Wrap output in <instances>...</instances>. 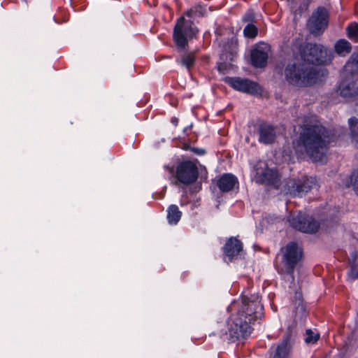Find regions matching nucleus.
<instances>
[{"mask_svg": "<svg viewBox=\"0 0 358 358\" xmlns=\"http://www.w3.org/2000/svg\"><path fill=\"white\" fill-rule=\"evenodd\" d=\"M56 21H57V23H59V24H61V23H62V22H63L59 21V20H58V21H57V20H56Z\"/></svg>", "mask_w": 358, "mask_h": 358, "instance_id": "obj_35", "label": "nucleus"}, {"mask_svg": "<svg viewBox=\"0 0 358 358\" xmlns=\"http://www.w3.org/2000/svg\"><path fill=\"white\" fill-rule=\"evenodd\" d=\"M318 76L316 69L306 63L288 64L285 69L286 80L290 85L299 87L315 84Z\"/></svg>", "mask_w": 358, "mask_h": 358, "instance_id": "obj_2", "label": "nucleus"}, {"mask_svg": "<svg viewBox=\"0 0 358 358\" xmlns=\"http://www.w3.org/2000/svg\"><path fill=\"white\" fill-rule=\"evenodd\" d=\"M236 184H238L237 178L234 176L229 173L221 176L217 181V186L223 192L232 190Z\"/></svg>", "mask_w": 358, "mask_h": 358, "instance_id": "obj_19", "label": "nucleus"}, {"mask_svg": "<svg viewBox=\"0 0 358 358\" xmlns=\"http://www.w3.org/2000/svg\"><path fill=\"white\" fill-rule=\"evenodd\" d=\"M332 141L330 132L320 123H306L301 127L294 146L296 151H304L315 162L321 161L323 150Z\"/></svg>", "mask_w": 358, "mask_h": 358, "instance_id": "obj_1", "label": "nucleus"}, {"mask_svg": "<svg viewBox=\"0 0 358 358\" xmlns=\"http://www.w3.org/2000/svg\"><path fill=\"white\" fill-rule=\"evenodd\" d=\"M263 306L258 301H250L248 299H243V306L237 313L243 315V317L248 320L249 323H253L260 319L263 314Z\"/></svg>", "mask_w": 358, "mask_h": 358, "instance_id": "obj_12", "label": "nucleus"}, {"mask_svg": "<svg viewBox=\"0 0 358 358\" xmlns=\"http://www.w3.org/2000/svg\"><path fill=\"white\" fill-rule=\"evenodd\" d=\"M304 59L314 64H325L331 61L330 50L322 45L308 43L306 46Z\"/></svg>", "mask_w": 358, "mask_h": 358, "instance_id": "obj_8", "label": "nucleus"}, {"mask_svg": "<svg viewBox=\"0 0 358 358\" xmlns=\"http://www.w3.org/2000/svg\"><path fill=\"white\" fill-rule=\"evenodd\" d=\"M306 338H305V341L307 343H315L320 338L319 334L313 333L311 329H307L306 331Z\"/></svg>", "mask_w": 358, "mask_h": 358, "instance_id": "obj_27", "label": "nucleus"}, {"mask_svg": "<svg viewBox=\"0 0 358 358\" xmlns=\"http://www.w3.org/2000/svg\"><path fill=\"white\" fill-rule=\"evenodd\" d=\"M193 14H194V10L192 9L187 10L185 13V15L189 17H192Z\"/></svg>", "mask_w": 358, "mask_h": 358, "instance_id": "obj_32", "label": "nucleus"}, {"mask_svg": "<svg viewBox=\"0 0 358 358\" xmlns=\"http://www.w3.org/2000/svg\"><path fill=\"white\" fill-rule=\"evenodd\" d=\"M238 43L236 37H232L224 43L222 49V59L234 61L238 55Z\"/></svg>", "mask_w": 358, "mask_h": 358, "instance_id": "obj_17", "label": "nucleus"}, {"mask_svg": "<svg viewBox=\"0 0 358 358\" xmlns=\"http://www.w3.org/2000/svg\"><path fill=\"white\" fill-rule=\"evenodd\" d=\"M199 29L194 26L193 21L186 20L184 16L177 20L173 29V39L179 50H185L188 47V38H192L198 34Z\"/></svg>", "mask_w": 358, "mask_h": 358, "instance_id": "obj_5", "label": "nucleus"}, {"mask_svg": "<svg viewBox=\"0 0 358 358\" xmlns=\"http://www.w3.org/2000/svg\"><path fill=\"white\" fill-rule=\"evenodd\" d=\"M196 58V51L183 52L176 62L189 71L195 64Z\"/></svg>", "mask_w": 358, "mask_h": 358, "instance_id": "obj_20", "label": "nucleus"}, {"mask_svg": "<svg viewBox=\"0 0 358 358\" xmlns=\"http://www.w3.org/2000/svg\"><path fill=\"white\" fill-rule=\"evenodd\" d=\"M171 122L176 127L178 126V122H179V120L178 117H172L171 119Z\"/></svg>", "mask_w": 358, "mask_h": 358, "instance_id": "obj_31", "label": "nucleus"}, {"mask_svg": "<svg viewBox=\"0 0 358 358\" xmlns=\"http://www.w3.org/2000/svg\"><path fill=\"white\" fill-rule=\"evenodd\" d=\"M357 143H358V140H357Z\"/></svg>", "mask_w": 358, "mask_h": 358, "instance_id": "obj_37", "label": "nucleus"}, {"mask_svg": "<svg viewBox=\"0 0 358 358\" xmlns=\"http://www.w3.org/2000/svg\"><path fill=\"white\" fill-rule=\"evenodd\" d=\"M348 38L355 43H358V23H350L346 28Z\"/></svg>", "mask_w": 358, "mask_h": 358, "instance_id": "obj_25", "label": "nucleus"}, {"mask_svg": "<svg viewBox=\"0 0 358 358\" xmlns=\"http://www.w3.org/2000/svg\"><path fill=\"white\" fill-rule=\"evenodd\" d=\"M302 259V248L297 243L289 242L280 249L275 266L279 273L293 275L295 268Z\"/></svg>", "mask_w": 358, "mask_h": 358, "instance_id": "obj_3", "label": "nucleus"}, {"mask_svg": "<svg viewBox=\"0 0 358 358\" xmlns=\"http://www.w3.org/2000/svg\"><path fill=\"white\" fill-rule=\"evenodd\" d=\"M248 320L243 317V315H238L232 320L229 329V335L231 342L248 338L253 331V328Z\"/></svg>", "mask_w": 358, "mask_h": 358, "instance_id": "obj_9", "label": "nucleus"}, {"mask_svg": "<svg viewBox=\"0 0 358 358\" xmlns=\"http://www.w3.org/2000/svg\"><path fill=\"white\" fill-rule=\"evenodd\" d=\"M345 69L351 76L340 83L338 93L345 98L354 96L358 94V53L352 54Z\"/></svg>", "mask_w": 358, "mask_h": 358, "instance_id": "obj_4", "label": "nucleus"}, {"mask_svg": "<svg viewBox=\"0 0 358 358\" xmlns=\"http://www.w3.org/2000/svg\"><path fill=\"white\" fill-rule=\"evenodd\" d=\"M348 122L352 135L357 136L358 134V119L355 117H350Z\"/></svg>", "mask_w": 358, "mask_h": 358, "instance_id": "obj_28", "label": "nucleus"}, {"mask_svg": "<svg viewBox=\"0 0 358 358\" xmlns=\"http://www.w3.org/2000/svg\"><path fill=\"white\" fill-rule=\"evenodd\" d=\"M315 185V178L306 176L290 180L287 184L289 193L294 196H301L302 194L308 192Z\"/></svg>", "mask_w": 358, "mask_h": 358, "instance_id": "obj_13", "label": "nucleus"}, {"mask_svg": "<svg viewBox=\"0 0 358 358\" xmlns=\"http://www.w3.org/2000/svg\"><path fill=\"white\" fill-rule=\"evenodd\" d=\"M243 250V244L236 238H230L224 247V253L231 261Z\"/></svg>", "mask_w": 358, "mask_h": 358, "instance_id": "obj_18", "label": "nucleus"}, {"mask_svg": "<svg viewBox=\"0 0 358 358\" xmlns=\"http://www.w3.org/2000/svg\"><path fill=\"white\" fill-rule=\"evenodd\" d=\"M269 46L266 44L258 45L251 51V63L256 68L266 66L268 57Z\"/></svg>", "mask_w": 358, "mask_h": 358, "instance_id": "obj_16", "label": "nucleus"}, {"mask_svg": "<svg viewBox=\"0 0 358 358\" xmlns=\"http://www.w3.org/2000/svg\"><path fill=\"white\" fill-rule=\"evenodd\" d=\"M228 83L233 88L241 92L255 94L261 91V87L257 83L248 79L229 78Z\"/></svg>", "mask_w": 358, "mask_h": 358, "instance_id": "obj_15", "label": "nucleus"}, {"mask_svg": "<svg viewBox=\"0 0 358 358\" xmlns=\"http://www.w3.org/2000/svg\"><path fill=\"white\" fill-rule=\"evenodd\" d=\"M245 37L248 38H255L258 34V29L253 24H248L243 29Z\"/></svg>", "mask_w": 358, "mask_h": 358, "instance_id": "obj_26", "label": "nucleus"}, {"mask_svg": "<svg viewBox=\"0 0 358 358\" xmlns=\"http://www.w3.org/2000/svg\"><path fill=\"white\" fill-rule=\"evenodd\" d=\"M290 225L303 233L313 234L317 231L320 224L313 217L301 213L292 215L289 218Z\"/></svg>", "mask_w": 358, "mask_h": 358, "instance_id": "obj_11", "label": "nucleus"}, {"mask_svg": "<svg viewBox=\"0 0 358 358\" xmlns=\"http://www.w3.org/2000/svg\"><path fill=\"white\" fill-rule=\"evenodd\" d=\"M224 64L220 63L218 65V70L219 71H222L224 69Z\"/></svg>", "mask_w": 358, "mask_h": 358, "instance_id": "obj_33", "label": "nucleus"}, {"mask_svg": "<svg viewBox=\"0 0 358 358\" xmlns=\"http://www.w3.org/2000/svg\"><path fill=\"white\" fill-rule=\"evenodd\" d=\"M191 131V127H186L185 129H184V132L187 134H188V131Z\"/></svg>", "mask_w": 358, "mask_h": 358, "instance_id": "obj_34", "label": "nucleus"}, {"mask_svg": "<svg viewBox=\"0 0 358 358\" xmlns=\"http://www.w3.org/2000/svg\"><path fill=\"white\" fill-rule=\"evenodd\" d=\"M329 19L328 9L324 6H318L308 19L307 28L311 34L320 36L328 27Z\"/></svg>", "mask_w": 358, "mask_h": 358, "instance_id": "obj_7", "label": "nucleus"}, {"mask_svg": "<svg viewBox=\"0 0 358 358\" xmlns=\"http://www.w3.org/2000/svg\"><path fill=\"white\" fill-rule=\"evenodd\" d=\"M352 50L351 44L345 39H341L335 44V51L339 55L345 56Z\"/></svg>", "mask_w": 358, "mask_h": 358, "instance_id": "obj_23", "label": "nucleus"}, {"mask_svg": "<svg viewBox=\"0 0 358 358\" xmlns=\"http://www.w3.org/2000/svg\"><path fill=\"white\" fill-rule=\"evenodd\" d=\"M257 132L259 135V142L265 145L274 143L276 138L275 127L263 120L257 122Z\"/></svg>", "mask_w": 358, "mask_h": 358, "instance_id": "obj_14", "label": "nucleus"}, {"mask_svg": "<svg viewBox=\"0 0 358 358\" xmlns=\"http://www.w3.org/2000/svg\"><path fill=\"white\" fill-rule=\"evenodd\" d=\"M255 20V15L252 10H248L243 17V21L248 24H252Z\"/></svg>", "mask_w": 358, "mask_h": 358, "instance_id": "obj_30", "label": "nucleus"}, {"mask_svg": "<svg viewBox=\"0 0 358 358\" xmlns=\"http://www.w3.org/2000/svg\"><path fill=\"white\" fill-rule=\"evenodd\" d=\"M289 338L290 336H287L282 342L278 345L273 358H287L289 354L288 343L289 341Z\"/></svg>", "mask_w": 358, "mask_h": 358, "instance_id": "obj_22", "label": "nucleus"}, {"mask_svg": "<svg viewBox=\"0 0 358 358\" xmlns=\"http://www.w3.org/2000/svg\"><path fill=\"white\" fill-rule=\"evenodd\" d=\"M199 176L198 167L195 162L183 161L180 162L176 169L177 180L183 185H191L196 182Z\"/></svg>", "mask_w": 358, "mask_h": 358, "instance_id": "obj_10", "label": "nucleus"}, {"mask_svg": "<svg viewBox=\"0 0 358 358\" xmlns=\"http://www.w3.org/2000/svg\"><path fill=\"white\" fill-rule=\"evenodd\" d=\"M182 212L176 205H171L167 210V220L169 224H176L180 220Z\"/></svg>", "mask_w": 358, "mask_h": 358, "instance_id": "obj_21", "label": "nucleus"}, {"mask_svg": "<svg viewBox=\"0 0 358 358\" xmlns=\"http://www.w3.org/2000/svg\"><path fill=\"white\" fill-rule=\"evenodd\" d=\"M68 20V19H64L63 22H66Z\"/></svg>", "mask_w": 358, "mask_h": 358, "instance_id": "obj_36", "label": "nucleus"}, {"mask_svg": "<svg viewBox=\"0 0 358 358\" xmlns=\"http://www.w3.org/2000/svg\"><path fill=\"white\" fill-rule=\"evenodd\" d=\"M254 180L257 183L273 186L278 189L280 185V176L275 169L268 167L264 161H259L254 166Z\"/></svg>", "mask_w": 358, "mask_h": 358, "instance_id": "obj_6", "label": "nucleus"}, {"mask_svg": "<svg viewBox=\"0 0 358 358\" xmlns=\"http://www.w3.org/2000/svg\"><path fill=\"white\" fill-rule=\"evenodd\" d=\"M196 141H197L196 136L195 134H192V136H191V138L188 141H186L185 140H184V142L182 143L181 148L185 150H191L192 152H194V154H196L198 155H202L205 154V150L203 149L192 147L190 145L191 143H194Z\"/></svg>", "mask_w": 358, "mask_h": 358, "instance_id": "obj_24", "label": "nucleus"}, {"mask_svg": "<svg viewBox=\"0 0 358 358\" xmlns=\"http://www.w3.org/2000/svg\"><path fill=\"white\" fill-rule=\"evenodd\" d=\"M350 182L355 191L358 194V169L352 173L350 176Z\"/></svg>", "mask_w": 358, "mask_h": 358, "instance_id": "obj_29", "label": "nucleus"}]
</instances>
